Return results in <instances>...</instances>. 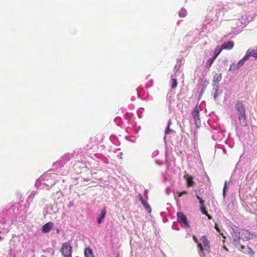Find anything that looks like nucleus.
<instances>
[{"label":"nucleus","mask_w":257,"mask_h":257,"mask_svg":"<svg viewBox=\"0 0 257 257\" xmlns=\"http://www.w3.org/2000/svg\"><path fill=\"white\" fill-rule=\"evenodd\" d=\"M235 108L238 112V117L240 124L246 126L247 124L245 109L242 102L237 101L235 104Z\"/></svg>","instance_id":"obj_1"},{"label":"nucleus","mask_w":257,"mask_h":257,"mask_svg":"<svg viewBox=\"0 0 257 257\" xmlns=\"http://www.w3.org/2000/svg\"><path fill=\"white\" fill-rule=\"evenodd\" d=\"M61 251L64 257H69L72 253V248L70 243L68 242L62 244Z\"/></svg>","instance_id":"obj_2"},{"label":"nucleus","mask_w":257,"mask_h":257,"mask_svg":"<svg viewBox=\"0 0 257 257\" xmlns=\"http://www.w3.org/2000/svg\"><path fill=\"white\" fill-rule=\"evenodd\" d=\"M177 220L181 224H183L185 227L189 228L190 225L186 216L182 212L177 213Z\"/></svg>","instance_id":"obj_3"},{"label":"nucleus","mask_w":257,"mask_h":257,"mask_svg":"<svg viewBox=\"0 0 257 257\" xmlns=\"http://www.w3.org/2000/svg\"><path fill=\"white\" fill-rule=\"evenodd\" d=\"M251 56V53H249V50H248L244 57L239 61V62L236 65V68H239L242 66L246 61H247Z\"/></svg>","instance_id":"obj_4"},{"label":"nucleus","mask_w":257,"mask_h":257,"mask_svg":"<svg viewBox=\"0 0 257 257\" xmlns=\"http://www.w3.org/2000/svg\"><path fill=\"white\" fill-rule=\"evenodd\" d=\"M191 114L194 119L196 124L198 125V122H199L200 121V118L199 111L197 106H195V108L192 110Z\"/></svg>","instance_id":"obj_5"},{"label":"nucleus","mask_w":257,"mask_h":257,"mask_svg":"<svg viewBox=\"0 0 257 257\" xmlns=\"http://www.w3.org/2000/svg\"><path fill=\"white\" fill-rule=\"evenodd\" d=\"M234 46V43L233 41H230L224 42L220 46L221 48L223 50H231Z\"/></svg>","instance_id":"obj_6"},{"label":"nucleus","mask_w":257,"mask_h":257,"mask_svg":"<svg viewBox=\"0 0 257 257\" xmlns=\"http://www.w3.org/2000/svg\"><path fill=\"white\" fill-rule=\"evenodd\" d=\"M53 227V223L51 222H49L42 226V231L43 233L49 232Z\"/></svg>","instance_id":"obj_7"},{"label":"nucleus","mask_w":257,"mask_h":257,"mask_svg":"<svg viewBox=\"0 0 257 257\" xmlns=\"http://www.w3.org/2000/svg\"><path fill=\"white\" fill-rule=\"evenodd\" d=\"M201 241H202L203 243V247L204 248V250L207 248L209 249L210 248V242L208 240L207 237L205 235L202 236L200 238Z\"/></svg>","instance_id":"obj_8"},{"label":"nucleus","mask_w":257,"mask_h":257,"mask_svg":"<svg viewBox=\"0 0 257 257\" xmlns=\"http://www.w3.org/2000/svg\"><path fill=\"white\" fill-rule=\"evenodd\" d=\"M184 178L186 180L187 185L188 187L193 186L195 184L193 177L189 176L188 174L184 175Z\"/></svg>","instance_id":"obj_9"},{"label":"nucleus","mask_w":257,"mask_h":257,"mask_svg":"<svg viewBox=\"0 0 257 257\" xmlns=\"http://www.w3.org/2000/svg\"><path fill=\"white\" fill-rule=\"evenodd\" d=\"M139 198L140 200L141 201V203L143 205L144 208L148 211L149 213H151L152 209L149 203L147 201H145L141 195H140Z\"/></svg>","instance_id":"obj_10"},{"label":"nucleus","mask_w":257,"mask_h":257,"mask_svg":"<svg viewBox=\"0 0 257 257\" xmlns=\"http://www.w3.org/2000/svg\"><path fill=\"white\" fill-rule=\"evenodd\" d=\"M221 79L222 75L221 73L215 74L213 79V82L214 84L218 87V83L221 81Z\"/></svg>","instance_id":"obj_11"},{"label":"nucleus","mask_w":257,"mask_h":257,"mask_svg":"<svg viewBox=\"0 0 257 257\" xmlns=\"http://www.w3.org/2000/svg\"><path fill=\"white\" fill-rule=\"evenodd\" d=\"M106 214V209L105 208H103L98 216V219H97V222L98 224L101 223L102 220L105 217Z\"/></svg>","instance_id":"obj_12"},{"label":"nucleus","mask_w":257,"mask_h":257,"mask_svg":"<svg viewBox=\"0 0 257 257\" xmlns=\"http://www.w3.org/2000/svg\"><path fill=\"white\" fill-rule=\"evenodd\" d=\"M84 255L85 257H94L92 249L89 247H87L85 249Z\"/></svg>","instance_id":"obj_13"},{"label":"nucleus","mask_w":257,"mask_h":257,"mask_svg":"<svg viewBox=\"0 0 257 257\" xmlns=\"http://www.w3.org/2000/svg\"><path fill=\"white\" fill-rule=\"evenodd\" d=\"M222 51V49L221 48L220 46H217L214 51L213 57L216 59L217 57L219 55V54Z\"/></svg>","instance_id":"obj_14"},{"label":"nucleus","mask_w":257,"mask_h":257,"mask_svg":"<svg viewBox=\"0 0 257 257\" xmlns=\"http://www.w3.org/2000/svg\"><path fill=\"white\" fill-rule=\"evenodd\" d=\"M193 239L194 241L197 244V246L199 248L200 251L201 252H203L204 248L203 245L201 243L199 242L198 240L195 235L193 236Z\"/></svg>","instance_id":"obj_15"},{"label":"nucleus","mask_w":257,"mask_h":257,"mask_svg":"<svg viewBox=\"0 0 257 257\" xmlns=\"http://www.w3.org/2000/svg\"><path fill=\"white\" fill-rule=\"evenodd\" d=\"M187 14V11L185 9H181L179 12V16L181 18H184Z\"/></svg>","instance_id":"obj_16"},{"label":"nucleus","mask_w":257,"mask_h":257,"mask_svg":"<svg viewBox=\"0 0 257 257\" xmlns=\"http://www.w3.org/2000/svg\"><path fill=\"white\" fill-rule=\"evenodd\" d=\"M171 124V121H169L168 122L167 128L165 131V135H168L171 133L174 132V131L172 129H170V126Z\"/></svg>","instance_id":"obj_17"},{"label":"nucleus","mask_w":257,"mask_h":257,"mask_svg":"<svg viewBox=\"0 0 257 257\" xmlns=\"http://www.w3.org/2000/svg\"><path fill=\"white\" fill-rule=\"evenodd\" d=\"M215 60V59L214 57L209 59V60L207 61V64H206L208 68H209L211 67V66L212 65V63H213V62Z\"/></svg>","instance_id":"obj_18"},{"label":"nucleus","mask_w":257,"mask_h":257,"mask_svg":"<svg viewBox=\"0 0 257 257\" xmlns=\"http://www.w3.org/2000/svg\"><path fill=\"white\" fill-rule=\"evenodd\" d=\"M172 85H171V88L175 89L177 86V80L176 79L173 78L172 79Z\"/></svg>","instance_id":"obj_19"},{"label":"nucleus","mask_w":257,"mask_h":257,"mask_svg":"<svg viewBox=\"0 0 257 257\" xmlns=\"http://www.w3.org/2000/svg\"><path fill=\"white\" fill-rule=\"evenodd\" d=\"M200 210L202 214L207 215V213H208L207 211L206 210L205 207L203 206L202 207H200Z\"/></svg>","instance_id":"obj_20"},{"label":"nucleus","mask_w":257,"mask_h":257,"mask_svg":"<svg viewBox=\"0 0 257 257\" xmlns=\"http://www.w3.org/2000/svg\"><path fill=\"white\" fill-rule=\"evenodd\" d=\"M178 193V197L179 198L181 197L182 195H186V194H187L188 193V192L186 191H183L181 192H179V193Z\"/></svg>","instance_id":"obj_21"},{"label":"nucleus","mask_w":257,"mask_h":257,"mask_svg":"<svg viewBox=\"0 0 257 257\" xmlns=\"http://www.w3.org/2000/svg\"><path fill=\"white\" fill-rule=\"evenodd\" d=\"M226 182H225V185H224V186L223 187V196L225 197V190H226Z\"/></svg>","instance_id":"obj_22"},{"label":"nucleus","mask_w":257,"mask_h":257,"mask_svg":"<svg viewBox=\"0 0 257 257\" xmlns=\"http://www.w3.org/2000/svg\"><path fill=\"white\" fill-rule=\"evenodd\" d=\"M200 207L205 206V202L203 200H201V201H200Z\"/></svg>","instance_id":"obj_23"},{"label":"nucleus","mask_w":257,"mask_h":257,"mask_svg":"<svg viewBox=\"0 0 257 257\" xmlns=\"http://www.w3.org/2000/svg\"><path fill=\"white\" fill-rule=\"evenodd\" d=\"M249 53H251V55L253 56V57L256 58L257 57V53H252V52H249Z\"/></svg>","instance_id":"obj_24"},{"label":"nucleus","mask_w":257,"mask_h":257,"mask_svg":"<svg viewBox=\"0 0 257 257\" xmlns=\"http://www.w3.org/2000/svg\"><path fill=\"white\" fill-rule=\"evenodd\" d=\"M236 67V66L233 64L232 65H230V68H229V70H233V69H234Z\"/></svg>","instance_id":"obj_25"},{"label":"nucleus","mask_w":257,"mask_h":257,"mask_svg":"<svg viewBox=\"0 0 257 257\" xmlns=\"http://www.w3.org/2000/svg\"><path fill=\"white\" fill-rule=\"evenodd\" d=\"M218 95V89H216V91H215L214 93V97L216 98Z\"/></svg>","instance_id":"obj_26"},{"label":"nucleus","mask_w":257,"mask_h":257,"mask_svg":"<svg viewBox=\"0 0 257 257\" xmlns=\"http://www.w3.org/2000/svg\"><path fill=\"white\" fill-rule=\"evenodd\" d=\"M215 228L216 229V230H217L218 232L220 231V230L218 226V225L217 224H215Z\"/></svg>","instance_id":"obj_27"},{"label":"nucleus","mask_w":257,"mask_h":257,"mask_svg":"<svg viewBox=\"0 0 257 257\" xmlns=\"http://www.w3.org/2000/svg\"><path fill=\"white\" fill-rule=\"evenodd\" d=\"M206 215L208 217V218L209 219H211L212 218V217H211L210 215H209V214H208V213H207V215Z\"/></svg>","instance_id":"obj_28"},{"label":"nucleus","mask_w":257,"mask_h":257,"mask_svg":"<svg viewBox=\"0 0 257 257\" xmlns=\"http://www.w3.org/2000/svg\"><path fill=\"white\" fill-rule=\"evenodd\" d=\"M197 198L198 200H199L200 201H201V200H202L198 195L197 196Z\"/></svg>","instance_id":"obj_29"},{"label":"nucleus","mask_w":257,"mask_h":257,"mask_svg":"<svg viewBox=\"0 0 257 257\" xmlns=\"http://www.w3.org/2000/svg\"><path fill=\"white\" fill-rule=\"evenodd\" d=\"M244 246H243V245L241 246L242 248H244Z\"/></svg>","instance_id":"obj_30"},{"label":"nucleus","mask_w":257,"mask_h":257,"mask_svg":"<svg viewBox=\"0 0 257 257\" xmlns=\"http://www.w3.org/2000/svg\"><path fill=\"white\" fill-rule=\"evenodd\" d=\"M224 249H225L226 250L227 249L225 246H224Z\"/></svg>","instance_id":"obj_31"},{"label":"nucleus","mask_w":257,"mask_h":257,"mask_svg":"<svg viewBox=\"0 0 257 257\" xmlns=\"http://www.w3.org/2000/svg\"><path fill=\"white\" fill-rule=\"evenodd\" d=\"M1 239H2V237H1V236H0V240H1Z\"/></svg>","instance_id":"obj_32"}]
</instances>
